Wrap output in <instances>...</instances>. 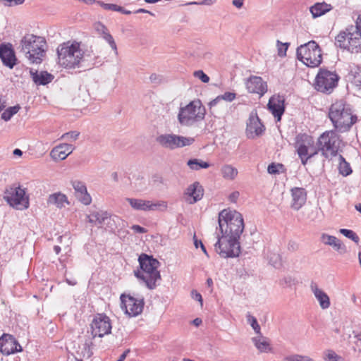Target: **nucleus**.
Instances as JSON below:
<instances>
[{"mask_svg":"<svg viewBox=\"0 0 361 361\" xmlns=\"http://www.w3.org/2000/svg\"><path fill=\"white\" fill-rule=\"evenodd\" d=\"M218 221L221 235L214 245L216 251L224 258L238 257L239 239L244 230L242 214L235 210L224 209L219 214Z\"/></svg>","mask_w":361,"mask_h":361,"instance_id":"obj_1","label":"nucleus"},{"mask_svg":"<svg viewBox=\"0 0 361 361\" xmlns=\"http://www.w3.org/2000/svg\"><path fill=\"white\" fill-rule=\"evenodd\" d=\"M57 54L59 65L67 69L85 68V63L89 61H91V66H93L97 58L94 54L92 59H87L90 56L85 54L80 43L75 41L61 44L57 49Z\"/></svg>","mask_w":361,"mask_h":361,"instance_id":"obj_2","label":"nucleus"},{"mask_svg":"<svg viewBox=\"0 0 361 361\" xmlns=\"http://www.w3.org/2000/svg\"><path fill=\"white\" fill-rule=\"evenodd\" d=\"M140 269L135 270L134 275L139 282L148 289L154 290L161 280L158 268L159 262L147 254H141L138 258Z\"/></svg>","mask_w":361,"mask_h":361,"instance_id":"obj_3","label":"nucleus"},{"mask_svg":"<svg viewBox=\"0 0 361 361\" xmlns=\"http://www.w3.org/2000/svg\"><path fill=\"white\" fill-rule=\"evenodd\" d=\"M329 118L339 133L349 131L357 121V116L353 114L350 105L343 100L336 101L331 105Z\"/></svg>","mask_w":361,"mask_h":361,"instance_id":"obj_4","label":"nucleus"},{"mask_svg":"<svg viewBox=\"0 0 361 361\" xmlns=\"http://www.w3.org/2000/svg\"><path fill=\"white\" fill-rule=\"evenodd\" d=\"M336 45L352 53H358L361 49V15L355 25H350L341 30L336 37Z\"/></svg>","mask_w":361,"mask_h":361,"instance_id":"obj_5","label":"nucleus"},{"mask_svg":"<svg viewBox=\"0 0 361 361\" xmlns=\"http://www.w3.org/2000/svg\"><path fill=\"white\" fill-rule=\"evenodd\" d=\"M46 45L44 37L27 34L20 40V51L30 63L39 64L45 56Z\"/></svg>","mask_w":361,"mask_h":361,"instance_id":"obj_6","label":"nucleus"},{"mask_svg":"<svg viewBox=\"0 0 361 361\" xmlns=\"http://www.w3.org/2000/svg\"><path fill=\"white\" fill-rule=\"evenodd\" d=\"M205 114L206 110L201 101L195 99L180 108L178 121L183 126H192L204 120Z\"/></svg>","mask_w":361,"mask_h":361,"instance_id":"obj_7","label":"nucleus"},{"mask_svg":"<svg viewBox=\"0 0 361 361\" xmlns=\"http://www.w3.org/2000/svg\"><path fill=\"white\" fill-rule=\"evenodd\" d=\"M297 58L308 67H318L322 61V49L315 41H310L297 49Z\"/></svg>","mask_w":361,"mask_h":361,"instance_id":"obj_8","label":"nucleus"},{"mask_svg":"<svg viewBox=\"0 0 361 361\" xmlns=\"http://www.w3.org/2000/svg\"><path fill=\"white\" fill-rule=\"evenodd\" d=\"M341 140L334 130L322 133L317 141V149L326 158L335 157L341 147Z\"/></svg>","mask_w":361,"mask_h":361,"instance_id":"obj_9","label":"nucleus"},{"mask_svg":"<svg viewBox=\"0 0 361 361\" xmlns=\"http://www.w3.org/2000/svg\"><path fill=\"white\" fill-rule=\"evenodd\" d=\"M295 145L298 157L304 166L307 164L308 159L318 153L313 137L305 133H300L296 136Z\"/></svg>","mask_w":361,"mask_h":361,"instance_id":"obj_10","label":"nucleus"},{"mask_svg":"<svg viewBox=\"0 0 361 361\" xmlns=\"http://www.w3.org/2000/svg\"><path fill=\"white\" fill-rule=\"evenodd\" d=\"M339 76L335 71L320 68L315 78L314 87L322 93L330 94L337 86Z\"/></svg>","mask_w":361,"mask_h":361,"instance_id":"obj_11","label":"nucleus"},{"mask_svg":"<svg viewBox=\"0 0 361 361\" xmlns=\"http://www.w3.org/2000/svg\"><path fill=\"white\" fill-rule=\"evenodd\" d=\"M156 141L162 147L173 150L192 145L194 142V138L173 133H165L158 135Z\"/></svg>","mask_w":361,"mask_h":361,"instance_id":"obj_12","label":"nucleus"},{"mask_svg":"<svg viewBox=\"0 0 361 361\" xmlns=\"http://www.w3.org/2000/svg\"><path fill=\"white\" fill-rule=\"evenodd\" d=\"M4 199L16 209L23 210L29 207V199L25 196V190L20 186L7 188Z\"/></svg>","mask_w":361,"mask_h":361,"instance_id":"obj_13","label":"nucleus"},{"mask_svg":"<svg viewBox=\"0 0 361 361\" xmlns=\"http://www.w3.org/2000/svg\"><path fill=\"white\" fill-rule=\"evenodd\" d=\"M90 328L92 338H102L111 334L112 326L109 317L104 314H97L92 319Z\"/></svg>","mask_w":361,"mask_h":361,"instance_id":"obj_14","label":"nucleus"},{"mask_svg":"<svg viewBox=\"0 0 361 361\" xmlns=\"http://www.w3.org/2000/svg\"><path fill=\"white\" fill-rule=\"evenodd\" d=\"M121 308L130 317H136L142 313L144 308V298H135L131 295L121 294Z\"/></svg>","mask_w":361,"mask_h":361,"instance_id":"obj_15","label":"nucleus"},{"mask_svg":"<svg viewBox=\"0 0 361 361\" xmlns=\"http://www.w3.org/2000/svg\"><path fill=\"white\" fill-rule=\"evenodd\" d=\"M22 350L21 345L12 335L4 334L0 337V352L2 354L9 355Z\"/></svg>","mask_w":361,"mask_h":361,"instance_id":"obj_16","label":"nucleus"},{"mask_svg":"<svg viewBox=\"0 0 361 361\" xmlns=\"http://www.w3.org/2000/svg\"><path fill=\"white\" fill-rule=\"evenodd\" d=\"M0 59L3 64L10 69L16 66L17 58L11 44L3 43L0 44Z\"/></svg>","mask_w":361,"mask_h":361,"instance_id":"obj_17","label":"nucleus"},{"mask_svg":"<svg viewBox=\"0 0 361 361\" xmlns=\"http://www.w3.org/2000/svg\"><path fill=\"white\" fill-rule=\"evenodd\" d=\"M285 99L283 96L274 95L271 97L268 102V109L276 118L277 121H280L281 116L285 111Z\"/></svg>","mask_w":361,"mask_h":361,"instance_id":"obj_18","label":"nucleus"},{"mask_svg":"<svg viewBox=\"0 0 361 361\" xmlns=\"http://www.w3.org/2000/svg\"><path fill=\"white\" fill-rule=\"evenodd\" d=\"M204 194V190L198 182L189 185L183 194L185 201L189 204H195L200 200Z\"/></svg>","mask_w":361,"mask_h":361,"instance_id":"obj_19","label":"nucleus"},{"mask_svg":"<svg viewBox=\"0 0 361 361\" xmlns=\"http://www.w3.org/2000/svg\"><path fill=\"white\" fill-rule=\"evenodd\" d=\"M264 131V126L259 117L251 115L247 123L246 133L249 138H255L261 135Z\"/></svg>","mask_w":361,"mask_h":361,"instance_id":"obj_20","label":"nucleus"},{"mask_svg":"<svg viewBox=\"0 0 361 361\" xmlns=\"http://www.w3.org/2000/svg\"><path fill=\"white\" fill-rule=\"evenodd\" d=\"M246 87L249 92L256 93L260 96L267 91V85L261 77L251 76L246 82Z\"/></svg>","mask_w":361,"mask_h":361,"instance_id":"obj_21","label":"nucleus"},{"mask_svg":"<svg viewBox=\"0 0 361 361\" xmlns=\"http://www.w3.org/2000/svg\"><path fill=\"white\" fill-rule=\"evenodd\" d=\"M71 184L77 199L85 205H89L92 202V197L87 192L85 184L80 180H72Z\"/></svg>","mask_w":361,"mask_h":361,"instance_id":"obj_22","label":"nucleus"},{"mask_svg":"<svg viewBox=\"0 0 361 361\" xmlns=\"http://www.w3.org/2000/svg\"><path fill=\"white\" fill-rule=\"evenodd\" d=\"M292 202L290 207L295 210H299L306 202L307 192L302 188H293L290 190Z\"/></svg>","mask_w":361,"mask_h":361,"instance_id":"obj_23","label":"nucleus"},{"mask_svg":"<svg viewBox=\"0 0 361 361\" xmlns=\"http://www.w3.org/2000/svg\"><path fill=\"white\" fill-rule=\"evenodd\" d=\"M310 289L319 302L320 307L323 310L328 309L331 305L330 298L328 295L323 290L320 289L315 282L311 283Z\"/></svg>","mask_w":361,"mask_h":361,"instance_id":"obj_24","label":"nucleus"},{"mask_svg":"<svg viewBox=\"0 0 361 361\" xmlns=\"http://www.w3.org/2000/svg\"><path fill=\"white\" fill-rule=\"evenodd\" d=\"M74 149L72 145L64 143L57 145L51 151L50 155L54 160H64Z\"/></svg>","mask_w":361,"mask_h":361,"instance_id":"obj_25","label":"nucleus"},{"mask_svg":"<svg viewBox=\"0 0 361 361\" xmlns=\"http://www.w3.org/2000/svg\"><path fill=\"white\" fill-rule=\"evenodd\" d=\"M30 76L37 85H46L54 79V75L47 71L38 72L33 69L30 70Z\"/></svg>","mask_w":361,"mask_h":361,"instance_id":"obj_26","label":"nucleus"},{"mask_svg":"<svg viewBox=\"0 0 361 361\" xmlns=\"http://www.w3.org/2000/svg\"><path fill=\"white\" fill-rule=\"evenodd\" d=\"M108 212L104 211L93 212L87 218L88 221L94 226L104 227L107 219Z\"/></svg>","mask_w":361,"mask_h":361,"instance_id":"obj_27","label":"nucleus"},{"mask_svg":"<svg viewBox=\"0 0 361 361\" xmlns=\"http://www.w3.org/2000/svg\"><path fill=\"white\" fill-rule=\"evenodd\" d=\"M252 341L256 348L261 353H267L271 350V347L267 338L264 337L262 333L257 334V336L253 337Z\"/></svg>","mask_w":361,"mask_h":361,"instance_id":"obj_28","label":"nucleus"},{"mask_svg":"<svg viewBox=\"0 0 361 361\" xmlns=\"http://www.w3.org/2000/svg\"><path fill=\"white\" fill-rule=\"evenodd\" d=\"M333 8L331 4H328L325 2L316 3L314 5L310 7V10L313 18L319 17L326 12L331 11Z\"/></svg>","mask_w":361,"mask_h":361,"instance_id":"obj_29","label":"nucleus"},{"mask_svg":"<svg viewBox=\"0 0 361 361\" xmlns=\"http://www.w3.org/2000/svg\"><path fill=\"white\" fill-rule=\"evenodd\" d=\"M97 30L102 32L103 39L110 45L111 48L114 50L115 55L118 56V52L116 44L112 35L108 32L107 28L102 24L99 23L97 25Z\"/></svg>","mask_w":361,"mask_h":361,"instance_id":"obj_30","label":"nucleus"},{"mask_svg":"<svg viewBox=\"0 0 361 361\" xmlns=\"http://www.w3.org/2000/svg\"><path fill=\"white\" fill-rule=\"evenodd\" d=\"M47 203L56 205L59 208L64 207V204H68L67 197L61 192L51 194L49 196Z\"/></svg>","mask_w":361,"mask_h":361,"instance_id":"obj_31","label":"nucleus"},{"mask_svg":"<svg viewBox=\"0 0 361 361\" xmlns=\"http://www.w3.org/2000/svg\"><path fill=\"white\" fill-rule=\"evenodd\" d=\"M130 207L137 211L148 212L149 200L136 198H126Z\"/></svg>","mask_w":361,"mask_h":361,"instance_id":"obj_32","label":"nucleus"},{"mask_svg":"<svg viewBox=\"0 0 361 361\" xmlns=\"http://www.w3.org/2000/svg\"><path fill=\"white\" fill-rule=\"evenodd\" d=\"M221 173L224 179L233 180L238 173V169L231 164H225L221 169Z\"/></svg>","mask_w":361,"mask_h":361,"instance_id":"obj_33","label":"nucleus"},{"mask_svg":"<svg viewBox=\"0 0 361 361\" xmlns=\"http://www.w3.org/2000/svg\"><path fill=\"white\" fill-rule=\"evenodd\" d=\"M321 240L322 243L334 247L336 250H340L343 247L340 240L333 235L323 233L321 236Z\"/></svg>","mask_w":361,"mask_h":361,"instance_id":"obj_34","label":"nucleus"},{"mask_svg":"<svg viewBox=\"0 0 361 361\" xmlns=\"http://www.w3.org/2000/svg\"><path fill=\"white\" fill-rule=\"evenodd\" d=\"M267 257L269 263L276 268H279L281 265V258L280 255L275 251L268 250Z\"/></svg>","mask_w":361,"mask_h":361,"instance_id":"obj_35","label":"nucleus"},{"mask_svg":"<svg viewBox=\"0 0 361 361\" xmlns=\"http://www.w3.org/2000/svg\"><path fill=\"white\" fill-rule=\"evenodd\" d=\"M236 97V94L234 92H226L224 94L221 95H219L216 97L214 99L211 101L209 104L210 107H212L214 106H216L217 103L221 100H225L226 102H232L233 101Z\"/></svg>","mask_w":361,"mask_h":361,"instance_id":"obj_36","label":"nucleus"},{"mask_svg":"<svg viewBox=\"0 0 361 361\" xmlns=\"http://www.w3.org/2000/svg\"><path fill=\"white\" fill-rule=\"evenodd\" d=\"M187 165L192 170L198 171L200 169H207L209 166L208 162L198 159H192L188 161Z\"/></svg>","mask_w":361,"mask_h":361,"instance_id":"obj_37","label":"nucleus"},{"mask_svg":"<svg viewBox=\"0 0 361 361\" xmlns=\"http://www.w3.org/2000/svg\"><path fill=\"white\" fill-rule=\"evenodd\" d=\"M168 208V203L164 200H158L152 202L149 200L148 211L164 212Z\"/></svg>","mask_w":361,"mask_h":361,"instance_id":"obj_38","label":"nucleus"},{"mask_svg":"<svg viewBox=\"0 0 361 361\" xmlns=\"http://www.w3.org/2000/svg\"><path fill=\"white\" fill-rule=\"evenodd\" d=\"M339 172L344 176H347L352 173L351 167L342 155H339Z\"/></svg>","mask_w":361,"mask_h":361,"instance_id":"obj_39","label":"nucleus"},{"mask_svg":"<svg viewBox=\"0 0 361 361\" xmlns=\"http://www.w3.org/2000/svg\"><path fill=\"white\" fill-rule=\"evenodd\" d=\"M101 6L105 10H110L114 11H118L123 14L129 15L131 13L130 11L124 9L123 7L114 4H106L104 2H98Z\"/></svg>","mask_w":361,"mask_h":361,"instance_id":"obj_40","label":"nucleus"},{"mask_svg":"<svg viewBox=\"0 0 361 361\" xmlns=\"http://www.w3.org/2000/svg\"><path fill=\"white\" fill-rule=\"evenodd\" d=\"M20 106L17 104L13 106H10L5 109V111L1 114V118L5 121H8L11 118L18 112Z\"/></svg>","mask_w":361,"mask_h":361,"instance_id":"obj_41","label":"nucleus"},{"mask_svg":"<svg viewBox=\"0 0 361 361\" xmlns=\"http://www.w3.org/2000/svg\"><path fill=\"white\" fill-rule=\"evenodd\" d=\"M120 221V219L117 216H111L108 213L107 219L104 223V228L106 230L113 231L116 228V224Z\"/></svg>","mask_w":361,"mask_h":361,"instance_id":"obj_42","label":"nucleus"},{"mask_svg":"<svg viewBox=\"0 0 361 361\" xmlns=\"http://www.w3.org/2000/svg\"><path fill=\"white\" fill-rule=\"evenodd\" d=\"M247 322L251 326L255 334H260L261 328L257 319L252 316L250 312L246 314Z\"/></svg>","mask_w":361,"mask_h":361,"instance_id":"obj_43","label":"nucleus"},{"mask_svg":"<svg viewBox=\"0 0 361 361\" xmlns=\"http://www.w3.org/2000/svg\"><path fill=\"white\" fill-rule=\"evenodd\" d=\"M93 338H92V336L91 335V337L87 338L85 341L82 353H83L84 356H87V357H90L93 354V352H92V348L94 345L93 342H92Z\"/></svg>","mask_w":361,"mask_h":361,"instance_id":"obj_44","label":"nucleus"},{"mask_svg":"<svg viewBox=\"0 0 361 361\" xmlns=\"http://www.w3.org/2000/svg\"><path fill=\"white\" fill-rule=\"evenodd\" d=\"M340 233L343 234L346 238L351 239L355 243H357L360 240L358 235L352 230L341 228L340 229Z\"/></svg>","mask_w":361,"mask_h":361,"instance_id":"obj_45","label":"nucleus"},{"mask_svg":"<svg viewBox=\"0 0 361 361\" xmlns=\"http://www.w3.org/2000/svg\"><path fill=\"white\" fill-rule=\"evenodd\" d=\"M353 334L354 337V350L355 351L361 352V331H353Z\"/></svg>","mask_w":361,"mask_h":361,"instance_id":"obj_46","label":"nucleus"},{"mask_svg":"<svg viewBox=\"0 0 361 361\" xmlns=\"http://www.w3.org/2000/svg\"><path fill=\"white\" fill-rule=\"evenodd\" d=\"M80 133L78 131H71L66 133H64L61 136V139L65 140L66 141H75L78 139Z\"/></svg>","mask_w":361,"mask_h":361,"instance_id":"obj_47","label":"nucleus"},{"mask_svg":"<svg viewBox=\"0 0 361 361\" xmlns=\"http://www.w3.org/2000/svg\"><path fill=\"white\" fill-rule=\"evenodd\" d=\"M288 45V43H282L279 40H277L278 54L279 56L283 57L286 55Z\"/></svg>","mask_w":361,"mask_h":361,"instance_id":"obj_48","label":"nucleus"},{"mask_svg":"<svg viewBox=\"0 0 361 361\" xmlns=\"http://www.w3.org/2000/svg\"><path fill=\"white\" fill-rule=\"evenodd\" d=\"M283 167L281 164H275L271 163L268 166L267 171L270 174H278L279 173V170Z\"/></svg>","mask_w":361,"mask_h":361,"instance_id":"obj_49","label":"nucleus"},{"mask_svg":"<svg viewBox=\"0 0 361 361\" xmlns=\"http://www.w3.org/2000/svg\"><path fill=\"white\" fill-rule=\"evenodd\" d=\"M194 76L204 83H207L209 81V77L201 70L195 71Z\"/></svg>","mask_w":361,"mask_h":361,"instance_id":"obj_50","label":"nucleus"},{"mask_svg":"<svg viewBox=\"0 0 361 361\" xmlns=\"http://www.w3.org/2000/svg\"><path fill=\"white\" fill-rule=\"evenodd\" d=\"M305 356L300 355H293L286 357L283 361H303Z\"/></svg>","mask_w":361,"mask_h":361,"instance_id":"obj_51","label":"nucleus"},{"mask_svg":"<svg viewBox=\"0 0 361 361\" xmlns=\"http://www.w3.org/2000/svg\"><path fill=\"white\" fill-rule=\"evenodd\" d=\"M194 245L196 248H198L200 247V248L202 249V250L203 251V252L207 256L209 257V255L207 252V250L204 247V245H203V243H202L201 240H199L196 238V236L194 235Z\"/></svg>","mask_w":361,"mask_h":361,"instance_id":"obj_52","label":"nucleus"},{"mask_svg":"<svg viewBox=\"0 0 361 361\" xmlns=\"http://www.w3.org/2000/svg\"><path fill=\"white\" fill-rule=\"evenodd\" d=\"M354 82L357 86L361 87V67H359L355 73Z\"/></svg>","mask_w":361,"mask_h":361,"instance_id":"obj_53","label":"nucleus"},{"mask_svg":"<svg viewBox=\"0 0 361 361\" xmlns=\"http://www.w3.org/2000/svg\"><path fill=\"white\" fill-rule=\"evenodd\" d=\"M326 357L329 361H338L341 358L334 351L329 350L326 354Z\"/></svg>","mask_w":361,"mask_h":361,"instance_id":"obj_54","label":"nucleus"},{"mask_svg":"<svg viewBox=\"0 0 361 361\" xmlns=\"http://www.w3.org/2000/svg\"><path fill=\"white\" fill-rule=\"evenodd\" d=\"M216 0H202L201 1L190 2L188 4H196V5H207L210 6L216 3Z\"/></svg>","mask_w":361,"mask_h":361,"instance_id":"obj_55","label":"nucleus"},{"mask_svg":"<svg viewBox=\"0 0 361 361\" xmlns=\"http://www.w3.org/2000/svg\"><path fill=\"white\" fill-rule=\"evenodd\" d=\"M131 229L135 232L137 233H147V229L144 227H142L139 225H133L131 226Z\"/></svg>","mask_w":361,"mask_h":361,"instance_id":"obj_56","label":"nucleus"},{"mask_svg":"<svg viewBox=\"0 0 361 361\" xmlns=\"http://www.w3.org/2000/svg\"><path fill=\"white\" fill-rule=\"evenodd\" d=\"M25 0H9L8 3H4L6 6H14L22 4Z\"/></svg>","mask_w":361,"mask_h":361,"instance_id":"obj_57","label":"nucleus"},{"mask_svg":"<svg viewBox=\"0 0 361 361\" xmlns=\"http://www.w3.org/2000/svg\"><path fill=\"white\" fill-rule=\"evenodd\" d=\"M192 298L195 300L200 302L201 305H202V297L200 293L197 291H192Z\"/></svg>","mask_w":361,"mask_h":361,"instance_id":"obj_58","label":"nucleus"},{"mask_svg":"<svg viewBox=\"0 0 361 361\" xmlns=\"http://www.w3.org/2000/svg\"><path fill=\"white\" fill-rule=\"evenodd\" d=\"M245 0H233L232 4L237 8H241L243 6Z\"/></svg>","mask_w":361,"mask_h":361,"instance_id":"obj_59","label":"nucleus"},{"mask_svg":"<svg viewBox=\"0 0 361 361\" xmlns=\"http://www.w3.org/2000/svg\"><path fill=\"white\" fill-rule=\"evenodd\" d=\"M298 245L294 241H290L288 244V250L291 251H295L298 249Z\"/></svg>","mask_w":361,"mask_h":361,"instance_id":"obj_60","label":"nucleus"},{"mask_svg":"<svg viewBox=\"0 0 361 361\" xmlns=\"http://www.w3.org/2000/svg\"><path fill=\"white\" fill-rule=\"evenodd\" d=\"M239 195L240 194L238 192H233L229 195V200L233 202H235L238 198L239 197Z\"/></svg>","mask_w":361,"mask_h":361,"instance_id":"obj_61","label":"nucleus"},{"mask_svg":"<svg viewBox=\"0 0 361 361\" xmlns=\"http://www.w3.org/2000/svg\"><path fill=\"white\" fill-rule=\"evenodd\" d=\"M134 13H149V15H151L152 16H154V14L153 13H152L151 11L146 10L145 8H139V9L136 10L135 11H134Z\"/></svg>","mask_w":361,"mask_h":361,"instance_id":"obj_62","label":"nucleus"},{"mask_svg":"<svg viewBox=\"0 0 361 361\" xmlns=\"http://www.w3.org/2000/svg\"><path fill=\"white\" fill-rule=\"evenodd\" d=\"M152 181L154 183H163V178L159 175H154L152 176Z\"/></svg>","mask_w":361,"mask_h":361,"instance_id":"obj_63","label":"nucleus"},{"mask_svg":"<svg viewBox=\"0 0 361 361\" xmlns=\"http://www.w3.org/2000/svg\"><path fill=\"white\" fill-rule=\"evenodd\" d=\"M130 353V350H125L119 357L117 361H124L127 355Z\"/></svg>","mask_w":361,"mask_h":361,"instance_id":"obj_64","label":"nucleus"}]
</instances>
